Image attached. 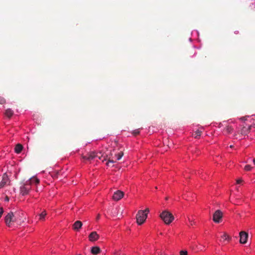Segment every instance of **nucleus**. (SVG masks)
<instances>
[{"instance_id":"nucleus-22","label":"nucleus","mask_w":255,"mask_h":255,"mask_svg":"<svg viewBox=\"0 0 255 255\" xmlns=\"http://www.w3.org/2000/svg\"><path fill=\"white\" fill-rule=\"evenodd\" d=\"M254 115H252V116H244V117H243L242 118H240V120H242V121H247L248 120V119H251L252 118V119H253V118H252V117H253Z\"/></svg>"},{"instance_id":"nucleus-19","label":"nucleus","mask_w":255,"mask_h":255,"mask_svg":"<svg viewBox=\"0 0 255 255\" xmlns=\"http://www.w3.org/2000/svg\"><path fill=\"white\" fill-rule=\"evenodd\" d=\"M46 215V212L45 211H42L39 215V220H44L45 216Z\"/></svg>"},{"instance_id":"nucleus-2","label":"nucleus","mask_w":255,"mask_h":255,"mask_svg":"<svg viewBox=\"0 0 255 255\" xmlns=\"http://www.w3.org/2000/svg\"><path fill=\"white\" fill-rule=\"evenodd\" d=\"M149 212V210L148 208H146L144 210L138 211L136 215V222L138 225H140L145 222Z\"/></svg>"},{"instance_id":"nucleus-34","label":"nucleus","mask_w":255,"mask_h":255,"mask_svg":"<svg viewBox=\"0 0 255 255\" xmlns=\"http://www.w3.org/2000/svg\"><path fill=\"white\" fill-rule=\"evenodd\" d=\"M5 200L6 201H8L9 200V198H8V197L7 196H6V197H5Z\"/></svg>"},{"instance_id":"nucleus-4","label":"nucleus","mask_w":255,"mask_h":255,"mask_svg":"<svg viewBox=\"0 0 255 255\" xmlns=\"http://www.w3.org/2000/svg\"><path fill=\"white\" fill-rule=\"evenodd\" d=\"M30 181H26L25 183L20 187V193L22 195L28 194L31 189Z\"/></svg>"},{"instance_id":"nucleus-38","label":"nucleus","mask_w":255,"mask_h":255,"mask_svg":"<svg viewBox=\"0 0 255 255\" xmlns=\"http://www.w3.org/2000/svg\"><path fill=\"white\" fill-rule=\"evenodd\" d=\"M160 255H162V254H161Z\"/></svg>"},{"instance_id":"nucleus-8","label":"nucleus","mask_w":255,"mask_h":255,"mask_svg":"<svg viewBox=\"0 0 255 255\" xmlns=\"http://www.w3.org/2000/svg\"><path fill=\"white\" fill-rule=\"evenodd\" d=\"M98 156L96 155L95 152H91L90 153H88L85 155H83L82 158L84 160L90 161L91 160H93L95 157Z\"/></svg>"},{"instance_id":"nucleus-1","label":"nucleus","mask_w":255,"mask_h":255,"mask_svg":"<svg viewBox=\"0 0 255 255\" xmlns=\"http://www.w3.org/2000/svg\"><path fill=\"white\" fill-rule=\"evenodd\" d=\"M4 221L6 225L9 227L11 226L12 223L16 222L18 224L20 225L21 223L24 222V220H21L20 219L19 222L12 212H10L5 216Z\"/></svg>"},{"instance_id":"nucleus-12","label":"nucleus","mask_w":255,"mask_h":255,"mask_svg":"<svg viewBox=\"0 0 255 255\" xmlns=\"http://www.w3.org/2000/svg\"><path fill=\"white\" fill-rule=\"evenodd\" d=\"M251 126H249L248 127H243L241 130V133L242 134L246 135L250 131Z\"/></svg>"},{"instance_id":"nucleus-11","label":"nucleus","mask_w":255,"mask_h":255,"mask_svg":"<svg viewBox=\"0 0 255 255\" xmlns=\"http://www.w3.org/2000/svg\"><path fill=\"white\" fill-rule=\"evenodd\" d=\"M83 224L80 221H76L73 225V229L75 231H78L82 227Z\"/></svg>"},{"instance_id":"nucleus-16","label":"nucleus","mask_w":255,"mask_h":255,"mask_svg":"<svg viewBox=\"0 0 255 255\" xmlns=\"http://www.w3.org/2000/svg\"><path fill=\"white\" fill-rule=\"evenodd\" d=\"M233 130V128L230 127V126H227L224 129V131L226 133H232V131Z\"/></svg>"},{"instance_id":"nucleus-36","label":"nucleus","mask_w":255,"mask_h":255,"mask_svg":"<svg viewBox=\"0 0 255 255\" xmlns=\"http://www.w3.org/2000/svg\"><path fill=\"white\" fill-rule=\"evenodd\" d=\"M102 156H98V158L99 159H101Z\"/></svg>"},{"instance_id":"nucleus-10","label":"nucleus","mask_w":255,"mask_h":255,"mask_svg":"<svg viewBox=\"0 0 255 255\" xmlns=\"http://www.w3.org/2000/svg\"><path fill=\"white\" fill-rule=\"evenodd\" d=\"M99 238V236L95 231L91 233V234L89 236V239L91 242H95L98 240Z\"/></svg>"},{"instance_id":"nucleus-5","label":"nucleus","mask_w":255,"mask_h":255,"mask_svg":"<svg viewBox=\"0 0 255 255\" xmlns=\"http://www.w3.org/2000/svg\"><path fill=\"white\" fill-rule=\"evenodd\" d=\"M222 212L220 210H218L216 211L214 214H213V220L214 221V222L216 223H219L221 222V220L222 218Z\"/></svg>"},{"instance_id":"nucleus-23","label":"nucleus","mask_w":255,"mask_h":255,"mask_svg":"<svg viewBox=\"0 0 255 255\" xmlns=\"http://www.w3.org/2000/svg\"><path fill=\"white\" fill-rule=\"evenodd\" d=\"M12 113H4V117L10 119L12 116Z\"/></svg>"},{"instance_id":"nucleus-13","label":"nucleus","mask_w":255,"mask_h":255,"mask_svg":"<svg viewBox=\"0 0 255 255\" xmlns=\"http://www.w3.org/2000/svg\"><path fill=\"white\" fill-rule=\"evenodd\" d=\"M23 146L21 144L18 143L15 145L14 150L16 153H19L21 152Z\"/></svg>"},{"instance_id":"nucleus-26","label":"nucleus","mask_w":255,"mask_h":255,"mask_svg":"<svg viewBox=\"0 0 255 255\" xmlns=\"http://www.w3.org/2000/svg\"><path fill=\"white\" fill-rule=\"evenodd\" d=\"M139 132H140L139 129H136L132 131V134H134V135H136L138 134L139 133Z\"/></svg>"},{"instance_id":"nucleus-20","label":"nucleus","mask_w":255,"mask_h":255,"mask_svg":"<svg viewBox=\"0 0 255 255\" xmlns=\"http://www.w3.org/2000/svg\"><path fill=\"white\" fill-rule=\"evenodd\" d=\"M124 155V153L122 151L119 152L118 153H115V155L117 157V160H120Z\"/></svg>"},{"instance_id":"nucleus-32","label":"nucleus","mask_w":255,"mask_h":255,"mask_svg":"<svg viewBox=\"0 0 255 255\" xmlns=\"http://www.w3.org/2000/svg\"><path fill=\"white\" fill-rule=\"evenodd\" d=\"M100 214H98V215H97V218H96V220H98L100 219Z\"/></svg>"},{"instance_id":"nucleus-25","label":"nucleus","mask_w":255,"mask_h":255,"mask_svg":"<svg viewBox=\"0 0 255 255\" xmlns=\"http://www.w3.org/2000/svg\"><path fill=\"white\" fill-rule=\"evenodd\" d=\"M6 101L3 97L0 96V104H3L5 103Z\"/></svg>"},{"instance_id":"nucleus-14","label":"nucleus","mask_w":255,"mask_h":255,"mask_svg":"<svg viewBox=\"0 0 255 255\" xmlns=\"http://www.w3.org/2000/svg\"><path fill=\"white\" fill-rule=\"evenodd\" d=\"M101 251L100 248L97 246L93 247L91 249V253L93 255H98Z\"/></svg>"},{"instance_id":"nucleus-18","label":"nucleus","mask_w":255,"mask_h":255,"mask_svg":"<svg viewBox=\"0 0 255 255\" xmlns=\"http://www.w3.org/2000/svg\"><path fill=\"white\" fill-rule=\"evenodd\" d=\"M22 213H15V217L17 218V220L19 222L20 219L21 220H24V222L25 221V218H22V216L23 215Z\"/></svg>"},{"instance_id":"nucleus-33","label":"nucleus","mask_w":255,"mask_h":255,"mask_svg":"<svg viewBox=\"0 0 255 255\" xmlns=\"http://www.w3.org/2000/svg\"><path fill=\"white\" fill-rule=\"evenodd\" d=\"M108 155H107L106 157H104V159H103V161H104V160H106L107 159V157H108Z\"/></svg>"},{"instance_id":"nucleus-29","label":"nucleus","mask_w":255,"mask_h":255,"mask_svg":"<svg viewBox=\"0 0 255 255\" xmlns=\"http://www.w3.org/2000/svg\"><path fill=\"white\" fill-rule=\"evenodd\" d=\"M223 238L225 240H227L228 239L229 237L227 234H224V236H223Z\"/></svg>"},{"instance_id":"nucleus-27","label":"nucleus","mask_w":255,"mask_h":255,"mask_svg":"<svg viewBox=\"0 0 255 255\" xmlns=\"http://www.w3.org/2000/svg\"><path fill=\"white\" fill-rule=\"evenodd\" d=\"M180 255H187L188 253L186 251H181L180 252Z\"/></svg>"},{"instance_id":"nucleus-3","label":"nucleus","mask_w":255,"mask_h":255,"mask_svg":"<svg viewBox=\"0 0 255 255\" xmlns=\"http://www.w3.org/2000/svg\"><path fill=\"white\" fill-rule=\"evenodd\" d=\"M160 217L165 224L167 225L170 224L174 219L173 215L166 210L163 211L160 214Z\"/></svg>"},{"instance_id":"nucleus-28","label":"nucleus","mask_w":255,"mask_h":255,"mask_svg":"<svg viewBox=\"0 0 255 255\" xmlns=\"http://www.w3.org/2000/svg\"><path fill=\"white\" fill-rule=\"evenodd\" d=\"M3 213V209L2 207H0V218H1V215H2Z\"/></svg>"},{"instance_id":"nucleus-7","label":"nucleus","mask_w":255,"mask_h":255,"mask_svg":"<svg viewBox=\"0 0 255 255\" xmlns=\"http://www.w3.org/2000/svg\"><path fill=\"white\" fill-rule=\"evenodd\" d=\"M240 242L241 244H246L248 238V234L244 231L240 233Z\"/></svg>"},{"instance_id":"nucleus-31","label":"nucleus","mask_w":255,"mask_h":255,"mask_svg":"<svg viewBox=\"0 0 255 255\" xmlns=\"http://www.w3.org/2000/svg\"><path fill=\"white\" fill-rule=\"evenodd\" d=\"M242 182V179H238V180H237V183L238 184H240V183H241Z\"/></svg>"},{"instance_id":"nucleus-9","label":"nucleus","mask_w":255,"mask_h":255,"mask_svg":"<svg viewBox=\"0 0 255 255\" xmlns=\"http://www.w3.org/2000/svg\"><path fill=\"white\" fill-rule=\"evenodd\" d=\"M124 195V193L123 192L120 190H118L114 193L113 196V199L115 201H119L123 198Z\"/></svg>"},{"instance_id":"nucleus-21","label":"nucleus","mask_w":255,"mask_h":255,"mask_svg":"<svg viewBox=\"0 0 255 255\" xmlns=\"http://www.w3.org/2000/svg\"><path fill=\"white\" fill-rule=\"evenodd\" d=\"M201 131L199 130H197L193 134L194 138H198V137H199L201 135Z\"/></svg>"},{"instance_id":"nucleus-17","label":"nucleus","mask_w":255,"mask_h":255,"mask_svg":"<svg viewBox=\"0 0 255 255\" xmlns=\"http://www.w3.org/2000/svg\"><path fill=\"white\" fill-rule=\"evenodd\" d=\"M109 156V157H108V161L106 163L107 165H109L110 163H113L115 162L113 159L114 157H112L113 156L112 152H111Z\"/></svg>"},{"instance_id":"nucleus-35","label":"nucleus","mask_w":255,"mask_h":255,"mask_svg":"<svg viewBox=\"0 0 255 255\" xmlns=\"http://www.w3.org/2000/svg\"><path fill=\"white\" fill-rule=\"evenodd\" d=\"M254 164L255 165V158L253 159Z\"/></svg>"},{"instance_id":"nucleus-15","label":"nucleus","mask_w":255,"mask_h":255,"mask_svg":"<svg viewBox=\"0 0 255 255\" xmlns=\"http://www.w3.org/2000/svg\"><path fill=\"white\" fill-rule=\"evenodd\" d=\"M27 181H30V185L33 183L38 184L39 182V179L34 177L30 178Z\"/></svg>"},{"instance_id":"nucleus-6","label":"nucleus","mask_w":255,"mask_h":255,"mask_svg":"<svg viewBox=\"0 0 255 255\" xmlns=\"http://www.w3.org/2000/svg\"><path fill=\"white\" fill-rule=\"evenodd\" d=\"M10 183V180L8 175L6 173H4L2 176V180L0 182V189L2 188L5 185H8Z\"/></svg>"},{"instance_id":"nucleus-24","label":"nucleus","mask_w":255,"mask_h":255,"mask_svg":"<svg viewBox=\"0 0 255 255\" xmlns=\"http://www.w3.org/2000/svg\"><path fill=\"white\" fill-rule=\"evenodd\" d=\"M252 167H251L250 165H246L244 168L245 170L246 171H250L252 169Z\"/></svg>"},{"instance_id":"nucleus-30","label":"nucleus","mask_w":255,"mask_h":255,"mask_svg":"<svg viewBox=\"0 0 255 255\" xmlns=\"http://www.w3.org/2000/svg\"><path fill=\"white\" fill-rule=\"evenodd\" d=\"M188 220H189V221L190 222V225H191V226H192V225L194 224V222H193L192 220H191L190 219V218H188Z\"/></svg>"},{"instance_id":"nucleus-37","label":"nucleus","mask_w":255,"mask_h":255,"mask_svg":"<svg viewBox=\"0 0 255 255\" xmlns=\"http://www.w3.org/2000/svg\"><path fill=\"white\" fill-rule=\"evenodd\" d=\"M230 147L231 148H233V145H230Z\"/></svg>"}]
</instances>
